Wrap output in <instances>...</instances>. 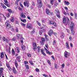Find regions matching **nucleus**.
Segmentation results:
<instances>
[{
	"label": "nucleus",
	"mask_w": 77,
	"mask_h": 77,
	"mask_svg": "<svg viewBox=\"0 0 77 77\" xmlns=\"http://www.w3.org/2000/svg\"><path fill=\"white\" fill-rule=\"evenodd\" d=\"M74 26V24L72 22L70 26V29H71L72 35H74V32L73 30Z\"/></svg>",
	"instance_id": "nucleus-1"
},
{
	"label": "nucleus",
	"mask_w": 77,
	"mask_h": 77,
	"mask_svg": "<svg viewBox=\"0 0 77 77\" xmlns=\"http://www.w3.org/2000/svg\"><path fill=\"white\" fill-rule=\"evenodd\" d=\"M38 8H41L42 6V1L41 0H37Z\"/></svg>",
	"instance_id": "nucleus-2"
},
{
	"label": "nucleus",
	"mask_w": 77,
	"mask_h": 77,
	"mask_svg": "<svg viewBox=\"0 0 77 77\" xmlns=\"http://www.w3.org/2000/svg\"><path fill=\"white\" fill-rule=\"evenodd\" d=\"M5 24L7 26V28H8V29H10L11 27V25H10V23L9 21H7L5 23Z\"/></svg>",
	"instance_id": "nucleus-3"
},
{
	"label": "nucleus",
	"mask_w": 77,
	"mask_h": 77,
	"mask_svg": "<svg viewBox=\"0 0 77 77\" xmlns=\"http://www.w3.org/2000/svg\"><path fill=\"white\" fill-rule=\"evenodd\" d=\"M4 5L7 6V7L10 8V4L9 3V2L8 1V0H4Z\"/></svg>",
	"instance_id": "nucleus-4"
},
{
	"label": "nucleus",
	"mask_w": 77,
	"mask_h": 77,
	"mask_svg": "<svg viewBox=\"0 0 77 77\" xmlns=\"http://www.w3.org/2000/svg\"><path fill=\"white\" fill-rule=\"evenodd\" d=\"M26 28H27V29H32L33 28L32 24L31 23H27L26 25Z\"/></svg>",
	"instance_id": "nucleus-5"
},
{
	"label": "nucleus",
	"mask_w": 77,
	"mask_h": 77,
	"mask_svg": "<svg viewBox=\"0 0 77 77\" xmlns=\"http://www.w3.org/2000/svg\"><path fill=\"white\" fill-rule=\"evenodd\" d=\"M49 24H53L55 27H56V26H57V24L55 22L52 21H49Z\"/></svg>",
	"instance_id": "nucleus-6"
},
{
	"label": "nucleus",
	"mask_w": 77,
	"mask_h": 77,
	"mask_svg": "<svg viewBox=\"0 0 77 77\" xmlns=\"http://www.w3.org/2000/svg\"><path fill=\"white\" fill-rule=\"evenodd\" d=\"M46 12L47 14L49 15H52L53 14V13H50L49 11V10L48 9H46Z\"/></svg>",
	"instance_id": "nucleus-7"
},
{
	"label": "nucleus",
	"mask_w": 77,
	"mask_h": 77,
	"mask_svg": "<svg viewBox=\"0 0 77 77\" xmlns=\"http://www.w3.org/2000/svg\"><path fill=\"white\" fill-rule=\"evenodd\" d=\"M64 56L66 58L68 57V56H69V53L66 52V51H65L64 53Z\"/></svg>",
	"instance_id": "nucleus-8"
},
{
	"label": "nucleus",
	"mask_w": 77,
	"mask_h": 77,
	"mask_svg": "<svg viewBox=\"0 0 77 77\" xmlns=\"http://www.w3.org/2000/svg\"><path fill=\"white\" fill-rule=\"evenodd\" d=\"M36 45V43H34L33 44V49H34V51H35V49H36L37 47Z\"/></svg>",
	"instance_id": "nucleus-9"
},
{
	"label": "nucleus",
	"mask_w": 77,
	"mask_h": 77,
	"mask_svg": "<svg viewBox=\"0 0 77 77\" xmlns=\"http://www.w3.org/2000/svg\"><path fill=\"white\" fill-rule=\"evenodd\" d=\"M24 5L25 7L27 6V7H29V5H30L29 3L27 2H24Z\"/></svg>",
	"instance_id": "nucleus-10"
},
{
	"label": "nucleus",
	"mask_w": 77,
	"mask_h": 77,
	"mask_svg": "<svg viewBox=\"0 0 77 77\" xmlns=\"http://www.w3.org/2000/svg\"><path fill=\"white\" fill-rule=\"evenodd\" d=\"M62 12L64 15H66H66H69V13L68 12L66 13V12L65 11V10H63Z\"/></svg>",
	"instance_id": "nucleus-11"
},
{
	"label": "nucleus",
	"mask_w": 77,
	"mask_h": 77,
	"mask_svg": "<svg viewBox=\"0 0 77 77\" xmlns=\"http://www.w3.org/2000/svg\"><path fill=\"white\" fill-rule=\"evenodd\" d=\"M53 33V31L52 29H51L49 31L48 34L49 36H51V35Z\"/></svg>",
	"instance_id": "nucleus-12"
},
{
	"label": "nucleus",
	"mask_w": 77,
	"mask_h": 77,
	"mask_svg": "<svg viewBox=\"0 0 77 77\" xmlns=\"http://www.w3.org/2000/svg\"><path fill=\"white\" fill-rule=\"evenodd\" d=\"M12 71L14 73V74H17V70H15V68H13Z\"/></svg>",
	"instance_id": "nucleus-13"
},
{
	"label": "nucleus",
	"mask_w": 77,
	"mask_h": 77,
	"mask_svg": "<svg viewBox=\"0 0 77 77\" xmlns=\"http://www.w3.org/2000/svg\"><path fill=\"white\" fill-rule=\"evenodd\" d=\"M20 17L22 18H26V15L23 14V13H22L21 14Z\"/></svg>",
	"instance_id": "nucleus-14"
},
{
	"label": "nucleus",
	"mask_w": 77,
	"mask_h": 77,
	"mask_svg": "<svg viewBox=\"0 0 77 77\" xmlns=\"http://www.w3.org/2000/svg\"><path fill=\"white\" fill-rule=\"evenodd\" d=\"M5 57V55H4V53L3 52H2L1 53L0 57L1 58H3Z\"/></svg>",
	"instance_id": "nucleus-15"
},
{
	"label": "nucleus",
	"mask_w": 77,
	"mask_h": 77,
	"mask_svg": "<svg viewBox=\"0 0 77 77\" xmlns=\"http://www.w3.org/2000/svg\"><path fill=\"white\" fill-rule=\"evenodd\" d=\"M11 53L13 56H14V55H15V52L14 50L13 49H12Z\"/></svg>",
	"instance_id": "nucleus-16"
},
{
	"label": "nucleus",
	"mask_w": 77,
	"mask_h": 77,
	"mask_svg": "<svg viewBox=\"0 0 77 77\" xmlns=\"http://www.w3.org/2000/svg\"><path fill=\"white\" fill-rule=\"evenodd\" d=\"M24 38L23 37H21L20 38V42L22 44H23V39Z\"/></svg>",
	"instance_id": "nucleus-17"
},
{
	"label": "nucleus",
	"mask_w": 77,
	"mask_h": 77,
	"mask_svg": "<svg viewBox=\"0 0 77 77\" xmlns=\"http://www.w3.org/2000/svg\"><path fill=\"white\" fill-rule=\"evenodd\" d=\"M54 0H50L51 4L52 5H53V4H54Z\"/></svg>",
	"instance_id": "nucleus-18"
},
{
	"label": "nucleus",
	"mask_w": 77,
	"mask_h": 77,
	"mask_svg": "<svg viewBox=\"0 0 77 77\" xmlns=\"http://www.w3.org/2000/svg\"><path fill=\"white\" fill-rule=\"evenodd\" d=\"M14 21H15V20L14 19V17H11V19L10 20L11 22H12V23H14Z\"/></svg>",
	"instance_id": "nucleus-19"
},
{
	"label": "nucleus",
	"mask_w": 77,
	"mask_h": 77,
	"mask_svg": "<svg viewBox=\"0 0 77 77\" xmlns=\"http://www.w3.org/2000/svg\"><path fill=\"white\" fill-rule=\"evenodd\" d=\"M64 37H65V34H64V33H62L61 34V38L62 39H63V38H64Z\"/></svg>",
	"instance_id": "nucleus-20"
},
{
	"label": "nucleus",
	"mask_w": 77,
	"mask_h": 77,
	"mask_svg": "<svg viewBox=\"0 0 77 77\" xmlns=\"http://www.w3.org/2000/svg\"><path fill=\"white\" fill-rule=\"evenodd\" d=\"M3 68L1 67L0 68V74H2V73L3 72Z\"/></svg>",
	"instance_id": "nucleus-21"
},
{
	"label": "nucleus",
	"mask_w": 77,
	"mask_h": 77,
	"mask_svg": "<svg viewBox=\"0 0 77 77\" xmlns=\"http://www.w3.org/2000/svg\"><path fill=\"white\" fill-rule=\"evenodd\" d=\"M64 3L65 5H69V2H66V1H65Z\"/></svg>",
	"instance_id": "nucleus-22"
},
{
	"label": "nucleus",
	"mask_w": 77,
	"mask_h": 77,
	"mask_svg": "<svg viewBox=\"0 0 77 77\" xmlns=\"http://www.w3.org/2000/svg\"><path fill=\"white\" fill-rule=\"evenodd\" d=\"M20 20L21 21H22V22H23V23H26V19H24V20L23 19H21V18H20Z\"/></svg>",
	"instance_id": "nucleus-23"
},
{
	"label": "nucleus",
	"mask_w": 77,
	"mask_h": 77,
	"mask_svg": "<svg viewBox=\"0 0 77 77\" xmlns=\"http://www.w3.org/2000/svg\"><path fill=\"white\" fill-rule=\"evenodd\" d=\"M21 48L23 50H24L26 48V47H25V46L23 45L21 46Z\"/></svg>",
	"instance_id": "nucleus-24"
},
{
	"label": "nucleus",
	"mask_w": 77,
	"mask_h": 77,
	"mask_svg": "<svg viewBox=\"0 0 77 77\" xmlns=\"http://www.w3.org/2000/svg\"><path fill=\"white\" fill-rule=\"evenodd\" d=\"M66 48H68L69 49V45H68V43L67 42L66 43Z\"/></svg>",
	"instance_id": "nucleus-25"
},
{
	"label": "nucleus",
	"mask_w": 77,
	"mask_h": 77,
	"mask_svg": "<svg viewBox=\"0 0 77 77\" xmlns=\"http://www.w3.org/2000/svg\"><path fill=\"white\" fill-rule=\"evenodd\" d=\"M41 40H42V42H45V38H41Z\"/></svg>",
	"instance_id": "nucleus-26"
},
{
	"label": "nucleus",
	"mask_w": 77,
	"mask_h": 77,
	"mask_svg": "<svg viewBox=\"0 0 77 77\" xmlns=\"http://www.w3.org/2000/svg\"><path fill=\"white\" fill-rule=\"evenodd\" d=\"M6 39H7L6 38H5V37H3L2 38V41L4 42H5V41H6Z\"/></svg>",
	"instance_id": "nucleus-27"
},
{
	"label": "nucleus",
	"mask_w": 77,
	"mask_h": 77,
	"mask_svg": "<svg viewBox=\"0 0 77 77\" xmlns=\"http://www.w3.org/2000/svg\"><path fill=\"white\" fill-rule=\"evenodd\" d=\"M40 50H41V47L39 46H38L37 49V51L38 53H39V51H40Z\"/></svg>",
	"instance_id": "nucleus-28"
},
{
	"label": "nucleus",
	"mask_w": 77,
	"mask_h": 77,
	"mask_svg": "<svg viewBox=\"0 0 77 77\" xmlns=\"http://www.w3.org/2000/svg\"><path fill=\"white\" fill-rule=\"evenodd\" d=\"M29 63H30V64H31V65H33L34 64L32 61H29Z\"/></svg>",
	"instance_id": "nucleus-29"
},
{
	"label": "nucleus",
	"mask_w": 77,
	"mask_h": 77,
	"mask_svg": "<svg viewBox=\"0 0 77 77\" xmlns=\"http://www.w3.org/2000/svg\"><path fill=\"white\" fill-rule=\"evenodd\" d=\"M55 12H56L57 14H59V9H56L55 10Z\"/></svg>",
	"instance_id": "nucleus-30"
},
{
	"label": "nucleus",
	"mask_w": 77,
	"mask_h": 77,
	"mask_svg": "<svg viewBox=\"0 0 77 77\" xmlns=\"http://www.w3.org/2000/svg\"><path fill=\"white\" fill-rule=\"evenodd\" d=\"M74 18L76 20H77V15L76 13H75Z\"/></svg>",
	"instance_id": "nucleus-31"
},
{
	"label": "nucleus",
	"mask_w": 77,
	"mask_h": 77,
	"mask_svg": "<svg viewBox=\"0 0 77 77\" xmlns=\"http://www.w3.org/2000/svg\"><path fill=\"white\" fill-rule=\"evenodd\" d=\"M56 43V41L55 40H54V41L53 42V45H54Z\"/></svg>",
	"instance_id": "nucleus-32"
},
{
	"label": "nucleus",
	"mask_w": 77,
	"mask_h": 77,
	"mask_svg": "<svg viewBox=\"0 0 77 77\" xmlns=\"http://www.w3.org/2000/svg\"><path fill=\"white\" fill-rule=\"evenodd\" d=\"M35 32V30H33L32 31H31L30 32L31 35H33L34 33Z\"/></svg>",
	"instance_id": "nucleus-33"
},
{
	"label": "nucleus",
	"mask_w": 77,
	"mask_h": 77,
	"mask_svg": "<svg viewBox=\"0 0 77 77\" xmlns=\"http://www.w3.org/2000/svg\"><path fill=\"white\" fill-rule=\"evenodd\" d=\"M25 66L26 67V69H29V65H26Z\"/></svg>",
	"instance_id": "nucleus-34"
},
{
	"label": "nucleus",
	"mask_w": 77,
	"mask_h": 77,
	"mask_svg": "<svg viewBox=\"0 0 77 77\" xmlns=\"http://www.w3.org/2000/svg\"><path fill=\"white\" fill-rule=\"evenodd\" d=\"M8 52L10 54H11V47L8 48Z\"/></svg>",
	"instance_id": "nucleus-35"
},
{
	"label": "nucleus",
	"mask_w": 77,
	"mask_h": 77,
	"mask_svg": "<svg viewBox=\"0 0 77 77\" xmlns=\"http://www.w3.org/2000/svg\"><path fill=\"white\" fill-rule=\"evenodd\" d=\"M21 59V56H19L18 57H16L17 60H18V59Z\"/></svg>",
	"instance_id": "nucleus-36"
},
{
	"label": "nucleus",
	"mask_w": 77,
	"mask_h": 77,
	"mask_svg": "<svg viewBox=\"0 0 77 77\" xmlns=\"http://www.w3.org/2000/svg\"><path fill=\"white\" fill-rule=\"evenodd\" d=\"M43 32V31H42L41 30L39 31V33L40 35H41L42 34V32Z\"/></svg>",
	"instance_id": "nucleus-37"
},
{
	"label": "nucleus",
	"mask_w": 77,
	"mask_h": 77,
	"mask_svg": "<svg viewBox=\"0 0 77 77\" xmlns=\"http://www.w3.org/2000/svg\"><path fill=\"white\" fill-rule=\"evenodd\" d=\"M16 36L17 37H18V38H19V39H20V36L21 37V35H20V34H17L16 35Z\"/></svg>",
	"instance_id": "nucleus-38"
},
{
	"label": "nucleus",
	"mask_w": 77,
	"mask_h": 77,
	"mask_svg": "<svg viewBox=\"0 0 77 77\" xmlns=\"http://www.w3.org/2000/svg\"><path fill=\"white\" fill-rule=\"evenodd\" d=\"M7 10V11H8V12H10V13H11V12H12V11H11V9H8Z\"/></svg>",
	"instance_id": "nucleus-39"
},
{
	"label": "nucleus",
	"mask_w": 77,
	"mask_h": 77,
	"mask_svg": "<svg viewBox=\"0 0 77 77\" xmlns=\"http://www.w3.org/2000/svg\"><path fill=\"white\" fill-rule=\"evenodd\" d=\"M40 43L41 44V45H44V42H43L40 41Z\"/></svg>",
	"instance_id": "nucleus-40"
},
{
	"label": "nucleus",
	"mask_w": 77,
	"mask_h": 77,
	"mask_svg": "<svg viewBox=\"0 0 77 77\" xmlns=\"http://www.w3.org/2000/svg\"><path fill=\"white\" fill-rule=\"evenodd\" d=\"M35 70L36 72H39V69L37 68L35 69Z\"/></svg>",
	"instance_id": "nucleus-41"
},
{
	"label": "nucleus",
	"mask_w": 77,
	"mask_h": 77,
	"mask_svg": "<svg viewBox=\"0 0 77 77\" xmlns=\"http://www.w3.org/2000/svg\"><path fill=\"white\" fill-rule=\"evenodd\" d=\"M21 25L23 26V27H25V26H26V24H24V23H21Z\"/></svg>",
	"instance_id": "nucleus-42"
},
{
	"label": "nucleus",
	"mask_w": 77,
	"mask_h": 77,
	"mask_svg": "<svg viewBox=\"0 0 77 77\" xmlns=\"http://www.w3.org/2000/svg\"><path fill=\"white\" fill-rule=\"evenodd\" d=\"M43 76H44V77H49V76H48L45 74H43Z\"/></svg>",
	"instance_id": "nucleus-43"
},
{
	"label": "nucleus",
	"mask_w": 77,
	"mask_h": 77,
	"mask_svg": "<svg viewBox=\"0 0 77 77\" xmlns=\"http://www.w3.org/2000/svg\"><path fill=\"white\" fill-rule=\"evenodd\" d=\"M58 5V3H57V2H55L54 3V6H57Z\"/></svg>",
	"instance_id": "nucleus-44"
},
{
	"label": "nucleus",
	"mask_w": 77,
	"mask_h": 77,
	"mask_svg": "<svg viewBox=\"0 0 77 77\" xmlns=\"http://www.w3.org/2000/svg\"><path fill=\"white\" fill-rule=\"evenodd\" d=\"M27 56L29 57H31L32 55L30 54H28Z\"/></svg>",
	"instance_id": "nucleus-45"
},
{
	"label": "nucleus",
	"mask_w": 77,
	"mask_h": 77,
	"mask_svg": "<svg viewBox=\"0 0 77 77\" xmlns=\"http://www.w3.org/2000/svg\"><path fill=\"white\" fill-rule=\"evenodd\" d=\"M56 16L58 18H60V15L58 14H56Z\"/></svg>",
	"instance_id": "nucleus-46"
},
{
	"label": "nucleus",
	"mask_w": 77,
	"mask_h": 77,
	"mask_svg": "<svg viewBox=\"0 0 77 77\" xmlns=\"http://www.w3.org/2000/svg\"><path fill=\"white\" fill-rule=\"evenodd\" d=\"M24 63L25 65H26L28 63V62L27 61H25L24 62Z\"/></svg>",
	"instance_id": "nucleus-47"
},
{
	"label": "nucleus",
	"mask_w": 77,
	"mask_h": 77,
	"mask_svg": "<svg viewBox=\"0 0 77 77\" xmlns=\"http://www.w3.org/2000/svg\"><path fill=\"white\" fill-rule=\"evenodd\" d=\"M10 41V39H6V41H7V42L8 43H9V41Z\"/></svg>",
	"instance_id": "nucleus-48"
},
{
	"label": "nucleus",
	"mask_w": 77,
	"mask_h": 77,
	"mask_svg": "<svg viewBox=\"0 0 77 77\" xmlns=\"http://www.w3.org/2000/svg\"><path fill=\"white\" fill-rule=\"evenodd\" d=\"M62 68H64V66H65V64L64 63H63L62 65Z\"/></svg>",
	"instance_id": "nucleus-49"
},
{
	"label": "nucleus",
	"mask_w": 77,
	"mask_h": 77,
	"mask_svg": "<svg viewBox=\"0 0 77 77\" xmlns=\"http://www.w3.org/2000/svg\"><path fill=\"white\" fill-rule=\"evenodd\" d=\"M32 5H33L34 6H35V2H32Z\"/></svg>",
	"instance_id": "nucleus-50"
},
{
	"label": "nucleus",
	"mask_w": 77,
	"mask_h": 77,
	"mask_svg": "<svg viewBox=\"0 0 77 77\" xmlns=\"http://www.w3.org/2000/svg\"><path fill=\"white\" fill-rule=\"evenodd\" d=\"M57 64H55L54 66L55 68H57Z\"/></svg>",
	"instance_id": "nucleus-51"
},
{
	"label": "nucleus",
	"mask_w": 77,
	"mask_h": 77,
	"mask_svg": "<svg viewBox=\"0 0 77 77\" xmlns=\"http://www.w3.org/2000/svg\"><path fill=\"white\" fill-rule=\"evenodd\" d=\"M37 23L38 24V26H41V23H39V22H38V21H37Z\"/></svg>",
	"instance_id": "nucleus-52"
},
{
	"label": "nucleus",
	"mask_w": 77,
	"mask_h": 77,
	"mask_svg": "<svg viewBox=\"0 0 77 77\" xmlns=\"http://www.w3.org/2000/svg\"><path fill=\"white\" fill-rule=\"evenodd\" d=\"M8 68L9 71H12V69H11V67L10 66L9 67H8Z\"/></svg>",
	"instance_id": "nucleus-53"
},
{
	"label": "nucleus",
	"mask_w": 77,
	"mask_h": 77,
	"mask_svg": "<svg viewBox=\"0 0 77 77\" xmlns=\"http://www.w3.org/2000/svg\"><path fill=\"white\" fill-rule=\"evenodd\" d=\"M6 65L7 67H8H8H9L10 66H9V64H8V63H7L6 64Z\"/></svg>",
	"instance_id": "nucleus-54"
},
{
	"label": "nucleus",
	"mask_w": 77,
	"mask_h": 77,
	"mask_svg": "<svg viewBox=\"0 0 77 77\" xmlns=\"http://www.w3.org/2000/svg\"><path fill=\"white\" fill-rule=\"evenodd\" d=\"M45 46L46 48H48V44H45Z\"/></svg>",
	"instance_id": "nucleus-55"
},
{
	"label": "nucleus",
	"mask_w": 77,
	"mask_h": 77,
	"mask_svg": "<svg viewBox=\"0 0 77 77\" xmlns=\"http://www.w3.org/2000/svg\"><path fill=\"white\" fill-rule=\"evenodd\" d=\"M14 64H15V65L18 64V62H17V61L16 60H15Z\"/></svg>",
	"instance_id": "nucleus-56"
},
{
	"label": "nucleus",
	"mask_w": 77,
	"mask_h": 77,
	"mask_svg": "<svg viewBox=\"0 0 77 77\" xmlns=\"http://www.w3.org/2000/svg\"><path fill=\"white\" fill-rule=\"evenodd\" d=\"M4 9H7V7H6V6H5V5H4L3 7H2Z\"/></svg>",
	"instance_id": "nucleus-57"
},
{
	"label": "nucleus",
	"mask_w": 77,
	"mask_h": 77,
	"mask_svg": "<svg viewBox=\"0 0 77 77\" xmlns=\"http://www.w3.org/2000/svg\"><path fill=\"white\" fill-rule=\"evenodd\" d=\"M15 66H16V68H18V64H15Z\"/></svg>",
	"instance_id": "nucleus-58"
},
{
	"label": "nucleus",
	"mask_w": 77,
	"mask_h": 77,
	"mask_svg": "<svg viewBox=\"0 0 77 77\" xmlns=\"http://www.w3.org/2000/svg\"><path fill=\"white\" fill-rule=\"evenodd\" d=\"M66 31H67V32L69 33L70 32V31H69V30L68 29H66Z\"/></svg>",
	"instance_id": "nucleus-59"
},
{
	"label": "nucleus",
	"mask_w": 77,
	"mask_h": 77,
	"mask_svg": "<svg viewBox=\"0 0 77 77\" xmlns=\"http://www.w3.org/2000/svg\"><path fill=\"white\" fill-rule=\"evenodd\" d=\"M7 16L8 18H9V17H10V15H9V14H8L7 15Z\"/></svg>",
	"instance_id": "nucleus-60"
},
{
	"label": "nucleus",
	"mask_w": 77,
	"mask_h": 77,
	"mask_svg": "<svg viewBox=\"0 0 77 77\" xmlns=\"http://www.w3.org/2000/svg\"><path fill=\"white\" fill-rule=\"evenodd\" d=\"M48 54L50 55L51 54V52H50L49 51H48Z\"/></svg>",
	"instance_id": "nucleus-61"
},
{
	"label": "nucleus",
	"mask_w": 77,
	"mask_h": 77,
	"mask_svg": "<svg viewBox=\"0 0 77 77\" xmlns=\"http://www.w3.org/2000/svg\"><path fill=\"white\" fill-rule=\"evenodd\" d=\"M47 62H48V63H49V64H50V60H47Z\"/></svg>",
	"instance_id": "nucleus-62"
},
{
	"label": "nucleus",
	"mask_w": 77,
	"mask_h": 77,
	"mask_svg": "<svg viewBox=\"0 0 77 77\" xmlns=\"http://www.w3.org/2000/svg\"><path fill=\"white\" fill-rule=\"evenodd\" d=\"M41 53H42V54L44 55V56H45V53H44L43 52H42Z\"/></svg>",
	"instance_id": "nucleus-63"
},
{
	"label": "nucleus",
	"mask_w": 77,
	"mask_h": 77,
	"mask_svg": "<svg viewBox=\"0 0 77 77\" xmlns=\"http://www.w3.org/2000/svg\"><path fill=\"white\" fill-rule=\"evenodd\" d=\"M2 66V63L0 61V66Z\"/></svg>",
	"instance_id": "nucleus-64"
}]
</instances>
